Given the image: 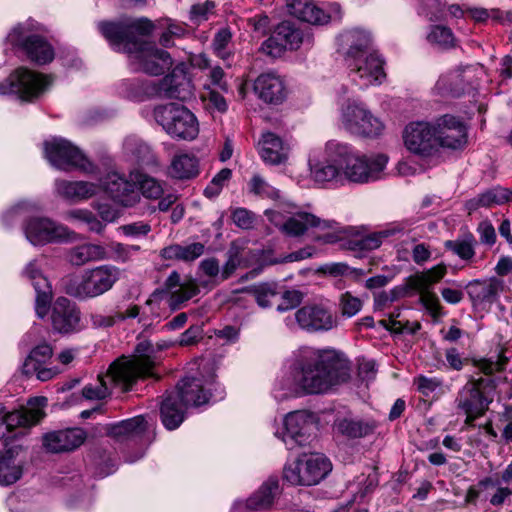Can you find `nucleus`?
I'll return each mask as SVG.
<instances>
[{
	"label": "nucleus",
	"mask_w": 512,
	"mask_h": 512,
	"mask_svg": "<svg viewBox=\"0 0 512 512\" xmlns=\"http://www.w3.org/2000/svg\"><path fill=\"white\" fill-rule=\"evenodd\" d=\"M98 28L115 49L129 55L130 63L136 70L158 76L172 67L173 61L167 51L143 39L154 29L153 22L148 18L100 22Z\"/></svg>",
	"instance_id": "obj_1"
},
{
	"label": "nucleus",
	"mask_w": 512,
	"mask_h": 512,
	"mask_svg": "<svg viewBox=\"0 0 512 512\" xmlns=\"http://www.w3.org/2000/svg\"><path fill=\"white\" fill-rule=\"evenodd\" d=\"M349 378L348 360L332 349L302 347L294 353L289 366L291 388L304 394L326 393Z\"/></svg>",
	"instance_id": "obj_2"
},
{
	"label": "nucleus",
	"mask_w": 512,
	"mask_h": 512,
	"mask_svg": "<svg viewBox=\"0 0 512 512\" xmlns=\"http://www.w3.org/2000/svg\"><path fill=\"white\" fill-rule=\"evenodd\" d=\"M157 349L150 341L139 342L130 358L121 357L115 360L109 367L105 376H99L95 384H88L82 389V395L88 400H103L111 393L108 382L119 387L122 391H128L140 378L153 376V368L156 364Z\"/></svg>",
	"instance_id": "obj_3"
},
{
	"label": "nucleus",
	"mask_w": 512,
	"mask_h": 512,
	"mask_svg": "<svg viewBox=\"0 0 512 512\" xmlns=\"http://www.w3.org/2000/svg\"><path fill=\"white\" fill-rule=\"evenodd\" d=\"M508 357L503 353L489 358L473 359L472 364L486 377L471 379L458 392L455 399L456 408L465 416V423L472 424L483 416L492 402L490 393L496 388L494 373L503 371Z\"/></svg>",
	"instance_id": "obj_4"
},
{
	"label": "nucleus",
	"mask_w": 512,
	"mask_h": 512,
	"mask_svg": "<svg viewBox=\"0 0 512 512\" xmlns=\"http://www.w3.org/2000/svg\"><path fill=\"white\" fill-rule=\"evenodd\" d=\"M326 151L333 160L341 162L342 181L365 184L380 178L388 158L384 154L366 156L355 153L344 143L330 140L326 143Z\"/></svg>",
	"instance_id": "obj_5"
},
{
	"label": "nucleus",
	"mask_w": 512,
	"mask_h": 512,
	"mask_svg": "<svg viewBox=\"0 0 512 512\" xmlns=\"http://www.w3.org/2000/svg\"><path fill=\"white\" fill-rule=\"evenodd\" d=\"M120 269L103 264L82 271L79 276H69L63 280L65 292L79 300L99 297L110 291L120 279Z\"/></svg>",
	"instance_id": "obj_6"
},
{
	"label": "nucleus",
	"mask_w": 512,
	"mask_h": 512,
	"mask_svg": "<svg viewBox=\"0 0 512 512\" xmlns=\"http://www.w3.org/2000/svg\"><path fill=\"white\" fill-rule=\"evenodd\" d=\"M156 122L172 138L194 140L199 134V124L195 115L185 106L168 103L155 107L153 111Z\"/></svg>",
	"instance_id": "obj_7"
},
{
	"label": "nucleus",
	"mask_w": 512,
	"mask_h": 512,
	"mask_svg": "<svg viewBox=\"0 0 512 512\" xmlns=\"http://www.w3.org/2000/svg\"><path fill=\"white\" fill-rule=\"evenodd\" d=\"M447 274V266L439 263L430 269L418 271L405 280V289L419 294V302L437 319L442 316V307L437 295L432 291L435 284L440 282Z\"/></svg>",
	"instance_id": "obj_8"
},
{
	"label": "nucleus",
	"mask_w": 512,
	"mask_h": 512,
	"mask_svg": "<svg viewBox=\"0 0 512 512\" xmlns=\"http://www.w3.org/2000/svg\"><path fill=\"white\" fill-rule=\"evenodd\" d=\"M6 41L21 50L30 61L38 65L50 63L54 59L52 45L45 37L32 33L31 24L24 23L13 27L8 33Z\"/></svg>",
	"instance_id": "obj_9"
},
{
	"label": "nucleus",
	"mask_w": 512,
	"mask_h": 512,
	"mask_svg": "<svg viewBox=\"0 0 512 512\" xmlns=\"http://www.w3.org/2000/svg\"><path fill=\"white\" fill-rule=\"evenodd\" d=\"M330 460L318 453L303 454L284 469V478L292 485H317L331 472Z\"/></svg>",
	"instance_id": "obj_10"
},
{
	"label": "nucleus",
	"mask_w": 512,
	"mask_h": 512,
	"mask_svg": "<svg viewBox=\"0 0 512 512\" xmlns=\"http://www.w3.org/2000/svg\"><path fill=\"white\" fill-rule=\"evenodd\" d=\"M48 76L19 67L0 83V95L14 94L23 101L38 99L50 85Z\"/></svg>",
	"instance_id": "obj_11"
},
{
	"label": "nucleus",
	"mask_w": 512,
	"mask_h": 512,
	"mask_svg": "<svg viewBox=\"0 0 512 512\" xmlns=\"http://www.w3.org/2000/svg\"><path fill=\"white\" fill-rule=\"evenodd\" d=\"M345 60L352 81L361 89L380 85L386 78L385 61L377 52L352 56Z\"/></svg>",
	"instance_id": "obj_12"
},
{
	"label": "nucleus",
	"mask_w": 512,
	"mask_h": 512,
	"mask_svg": "<svg viewBox=\"0 0 512 512\" xmlns=\"http://www.w3.org/2000/svg\"><path fill=\"white\" fill-rule=\"evenodd\" d=\"M44 153L51 165L60 170L81 169L87 171L91 168V163L82 152L71 142L62 138L45 141Z\"/></svg>",
	"instance_id": "obj_13"
},
{
	"label": "nucleus",
	"mask_w": 512,
	"mask_h": 512,
	"mask_svg": "<svg viewBox=\"0 0 512 512\" xmlns=\"http://www.w3.org/2000/svg\"><path fill=\"white\" fill-rule=\"evenodd\" d=\"M342 124L353 134L366 137L378 136L384 125L362 103L348 102L342 109Z\"/></svg>",
	"instance_id": "obj_14"
},
{
	"label": "nucleus",
	"mask_w": 512,
	"mask_h": 512,
	"mask_svg": "<svg viewBox=\"0 0 512 512\" xmlns=\"http://www.w3.org/2000/svg\"><path fill=\"white\" fill-rule=\"evenodd\" d=\"M405 147L413 154L429 157L437 153V139L433 124L425 121L411 122L403 132Z\"/></svg>",
	"instance_id": "obj_15"
},
{
	"label": "nucleus",
	"mask_w": 512,
	"mask_h": 512,
	"mask_svg": "<svg viewBox=\"0 0 512 512\" xmlns=\"http://www.w3.org/2000/svg\"><path fill=\"white\" fill-rule=\"evenodd\" d=\"M49 315L55 333L68 335L78 333L83 329L79 307L66 297H58L52 303Z\"/></svg>",
	"instance_id": "obj_16"
},
{
	"label": "nucleus",
	"mask_w": 512,
	"mask_h": 512,
	"mask_svg": "<svg viewBox=\"0 0 512 512\" xmlns=\"http://www.w3.org/2000/svg\"><path fill=\"white\" fill-rule=\"evenodd\" d=\"M299 327L309 333L326 332L336 326V318L327 303H308L295 312Z\"/></svg>",
	"instance_id": "obj_17"
},
{
	"label": "nucleus",
	"mask_w": 512,
	"mask_h": 512,
	"mask_svg": "<svg viewBox=\"0 0 512 512\" xmlns=\"http://www.w3.org/2000/svg\"><path fill=\"white\" fill-rule=\"evenodd\" d=\"M478 69L474 66L459 67L439 78L435 90L442 96L460 97L477 84Z\"/></svg>",
	"instance_id": "obj_18"
},
{
	"label": "nucleus",
	"mask_w": 512,
	"mask_h": 512,
	"mask_svg": "<svg viewBox=\"0 0 512 512\" xmlns=\"http://www.w3.org/2000/svg\"><path fill=\"white\" fill-rule=\"evenodd\" d=\"M437 151L440 147L447 149H461L467 142V129L465 124L453 115H443L434 125Z\"/></svg>",
	"instance_id": "obj_19"
},
{
	"label": "nucleus",
	"mask_w": 512,
	"mask_h": 512,
	"mask_svg": "<svg viewBox=\"0 0 512 512\" xmlns=\"http://www.w3.org/2000/svg\"><path fill=\"white\" fill-rule=\"evenodd\" d=\"M129 97L142 101L145 98H181L179 83L174 75H166L159 81H137L131 84Z\"/></svg>",
	"instance_id": "obj_20"
},
{
	"label": "nucleus",
	"mask_w": 512,
	"mask_h": 512,
	"mask_svg": "<svg viewBox=\"0 0 512 512\" xmlns=\"http://www.w3.org/2000/svg\"><path fill=\"white\" fill-rule=\"evenodd\" d=\"M24 233L27 240L33 245H44L66 238L69 235V230L49 218L35 217L27 221Z\"/></svg>",
	"instance_id": "obj_21"
},
{
	"label": "nucleus",
	"mask_w": 512,
	"mask_h": 512,
	"mask_svg": "<svg viewBox=\"0 0 512 512\" xmlns=\"http://www.w3.org/2000/svg\"><path fill=\"white\" fill-rule=\"evenodd\" d=\"M46 403L45 397L35 398L28 401L27 408L6 412L3 422L0 423V438L5 436L6 431L16 427H28L38 423L45 415L43 408Z\"/></svg>",
	"instance_id": "obj_22"
},
{
	"label": "nucleus",
	"mask_w": 512,
	"mask_h": 512,
	"mask_svg": "<svg viewBox=\"0 0 512 512\" xmlns=\"http://www.w3.org/2000/svg\"><path fill=\"white\" fill-rule=\"evenodd\" d=\"M313 425L312 416L306 411L289 413L284 419L283 441L288 449L305 445L310 437Z\"/></svg>",
	"instance_id": "obj_23"
},
{
	"label": "nucleus",
	"mask_w": 512,
	"mask_h": 512,
	"mask_svg": "<svg viewBox=\"0 0 512 512\" xmlns=\"http://www.w3.org/2000/svg\"><path fill=\"white\" fill-rule=\"evenodd\" d=\"M503 289V281L496 277L474 280L466 286V291L473 307L482 310L491 307L497 301Z\"/></svg>",
	"instance_id": "obj_24"
},
{
	"label": "nucleus",
	"mask_w": 512,
	"mask_h": 512,
	"mask_svg": "<svg viewBox=\"0 0 512 512\" xmlns=\"http://www.w3.org/2000/svg\"><path fill=\"white\" fill-rule=\"evenodd\" d=\"M332 428L336 437L344 440H356L372 435L377 424L374 420L346 415L337 417Z\"/></svg>",
	"instance_id": "obj_25"
},
{
	"label": "nucleus",
	"mask_w": 512,
	"mask_h": 512,
	"mask_svg": "<svg viewBox=\"0 0 512 512\" xmlns=\"http://www.w3.org/2000/svg\"><path fill=\"white\" fill-rule=\"evenodd\" d=\"M254 92L263 102L272 105L281 104L287 97L284 79L274 72L260 74L254 81Z\"/></svg>",
	"instance_id": "obj_26"
},
{
	"label": "nucleus",
	"mask_w": 512,
	"mask_h": 512,
	"mask_svg": "<svg viewBox=\"0 0 512 512\" xmlns=\"http://www.w3.org/2000/svg\"><path fill=\"white\" fill-rule=\"evenodd\" d=\"M333 220H325L308 212H298L288 217L280 226L279 230L289 237H298L310 229H333Z\"/></svg>",
	"instance_id": "obj_27"
},
{
	"label": "nucleus",
	"mask_w": 512,
	"mask_h": 512,
	"mask_svg": "<svg viewBox=\"0 0 512 512\" xmlns=\"http://www.w3.org/2000/svg\"><path fill=\"white\" fill-rule=\"evenodd\" d=\"M86 438L87 433L81 428L58 430L43 436V446L51 453L70 452L79 448Z\"/></svg>",
	"instance_id": "obj_28"
},
{
	"label": "nucleus",
	"mask_w": 512,
	"mask_h": 512,
	"mask_svg": "<svg viewBox=\"0 0 512 512\" xmlns=\"http://www.w3.org/2000/svg\"><path fill=\"white\" fill-rule=\"evenodd\" d=\"M102 185L109 197L122 206H133L139 199L135 184L116 172L109 173Z\"/></svg>",
	"instance_id": "obj_29"
},
{
	"label": "nucleus",
	"mask_w": 512,
	"mask_h": 512,
	"mask_svg": "<svg viewBox=\"0 0 512 512\" xmlns=\"http://www.w3.org/2000/svg\"><path fill=\"white\" fill-rule=\"evenodd\" d=\"M164 289L169 293V307L172 310L180 309L183 304L188 302L199 293V287L192 278L181 282L180 274L172 271L164 282Z\"/></svg>",
	"instance_id": "obj_30"
},
{
	"label": "nucleus",
	"mask_w": 512,
	"mask_h": 512,
	"mask_svg": "<svg viewBox=\"0 0 512 512\" xmlns=\"http://www.w3.org/2000/svg\"><path fill=\"white\" fill-rule=\"evenodd\" d=\"M24 274L31 280L36 291L35 311L39 318L48 314V307L51 304L52 290L48 280L42 275L37 262L31 261L25 267Z\"/></svg>",
	"instance_id": "obj_31"
},
{
	"label": "nucleus",
	"mask_w": 512,
	"mask_h": 512,
	"mask_svg": "<svg viewBox=\"0 0 512 512\" xmlns=\"http://www.w3.org/2000/svg\"><path fill=\"white\" fill-rule=\"evenodd\" d=\"M172 393L187 407L206 404L210 397L209 390L204 388L202 380L195 377L181 379Z\"/></svg>",
	"instance_id": "obj_32"
},
{
	"label": "nucleus",
	"mask_w": 512,
	"mask_h": 512,
	"mask_svg": "<svg viewBox=\"0 0 512 512\" xmlns=\"http://www.w3.org/2000/svg\"><path fill=\"white\" fill-rule=\"evenodd\" d=\"M187 408L172 391L166 392L160 405V418L164 427L168 430L177 429L185 419Z\"/></svg>",
	"instance_id": "obj_33"
},
{
	"label": "nucleus",
	"mask_w": 512,
	"mask_h": 512,
	"mask_svg": "<svg viewBox=\"0 0 512 512\" xmlns=\"http://www.w3.org/2000/svg\"><path fill=\"white\" fill-rule=\"evenodd\" d=\"M286 5L291 15L301 21L323 25L329 22V15L312 0H287Z\"/></svg>",
	"instance_id": "obj_34"
},
{
	"label": "nucleus",
	"mask_w": 512,
	"mask_h": 512,
	"mask_svg": "<svg viewBox=\"0 0 512 512\" xmlns=\"http://www.w3.org/2000/svg\"><path fill=\"white\" fill-rule=\"evenodd\" d=\"M404 229L405 227L400 223L391 224L380 231L350 240L348 248L352 251L370 252L379 248L385 239L403 232Z\"/></svg>",
	"instance_id": "obj_35"
},
{
	"label": "nucleus",
	"mask_w": 512,
	"mask_h": 512,
	"mask_svg": "<svg viewBox=\"0 0 512 512\" xmlns=\"http://www.w3.org/2000/svg\"><path fill=\"white\" fill-rule=\"evenodd\" d=\"M148 429V422L143 415L125 419L107 426V434L118 440L124 441L137 438Z\"/></svg>",
	"instance_id": "obj_36"
},
{
	"label": "nucleus",
	"mask_w": 512,
	"mask_h": 512,
	"mask_svg": "<svg viewBox=\"0 0 512 512\" xmlns=\"http://www.w3.org/2000/svg\"><path fill=\"white\" fill-rule=\"evenodd\" d=\"M260 145L259 153L265 163L279 165L287 160L289 148L276 134L272 132L264 133Z\"/></svg>",
	"instance_id": "obj_37"
},
{
	"label": "nucleus",
	"mask_w": 512,
	"mask_h": 512,
	"mask_svg": "<svg viewBox=\"0 0 512 512\" xmlns=\"http://www.w3.org/2000/svg\"><path fill=\"white\" fill-rule=\"evenodd\" d=\"M280 493L279 481L270 477L246 501L249 510L260 511L269 508Z\"/></svg>",
	"instance_id": "obj_38"
},
{
	"label": "nucleus",
	"mask_w": 512,
	"mask_h": 512,
	"mask_svg": "<svg viewBox=\"0 0 512 512\" xmlns=\"http://www.w3.org/2000/svg\"><path fill=\"white\" fill-rule=\"evenodd\" d=\"M105 257V248L91 243L72 247L66 255L67 261L74 266H83L91 261L103 260Z\"/></svg>",
	"instance_id": "obj_39"
},
{
	"label": "nucleus",
	"mask_w": 512,
	"mask_h": 512,
	"mask_svg": "<svg viewBox=\"0 0 512 512\" xmlns=\"http://www.w3.org/2000/svg\"><path fill=\"white\" fill-rule=\"evenodd\" d=\"M55 185L57 193L69 200H84L96 193V186L85 181L58 180Z\"/></svg>",
	"instance_id": "obj_40"
},
{
	"label": "nucleus",
	"mask_w": 512,
	"mask_h": 512,
	"mask_svg": "<svg viewBox=\"0 0 512 512\" xmlns=\"http://www.w3.org/2000/svg\"><path fill=\"white\" fill-rule=\"evenodd\" d=\"M204 252V244L195 242L187 246H182L179 244L167 246L161 250L160 255L166 260L192 262L202 256Z\"/></svg>",
	"instance_id": "obj_41"
},
{
	"label": "nucleus",
	"mask_w": 512,
	"mask_h": 512,
	"mask_svg": "<svg viewBox=\"0 0 512 512\" xmlns=\"http://www.w3.org/2000/svg\"><path fill=\"white\" fill-rule=\"evenodd\" d=\"M325 152H327L325 150ZM326 160L311 168V176L317 183L336 182L343 183L341 175V162L333 160V157L326 153Z\"/></svg>",
	"instance_id": "obj_42"
},
{
	"label": "nucleus",
	"mask_w": 512,
	"mask_h": 512,
	"mask_svg": "<svg viewBox=\"0 0 512 512\" xmlns=\"http://www.w3.org/2000/svg\"><path fill=\"white\" fill-rule=\"evenodd\" d=\"M170 173L177 179H191L199 174L198 159L189 153L176 154L170 165Z\"/></svg>",
	"instance_id": "obj_43"
},
{
	"label": "nucleus",
	"mask_w": 512,
	"mask_h": 512,
	"mask_svg": "<svg viewBox=\"0 0 512 512\" xmlns=\"http://www.w3.org/2000/svg\"><path fill=\"white\" fill-rule=\"evenodd\" d=\"M22 466L17 462L13 450L0 452V485L9 486L22 476Z\"/></svg>",
	"instance_id": "obj_44"
},
{
	"label": "nucleus",
	"mask_w": 512,
	"mask_h": 512,
	"mask_svg": "<svg viewBox=\"0 0 512 512\" xmlns=\"http://www.w3.org/2000/svg\"><path fill=\"white\" fill-rule=\"evenodd\" d=\"M124 149L127 154L133 156L140 165H154L156 156L151 147L135 136H129L124 141Z\"/></svg>",
	"instance_id": "obj_45"
},
{
	"label": "nucleus",
	"mask_w": 512,
	"mask_h": 512,
	"mask_svg": "<svg viewBox=\"0 0 512 512\" xmlns=\"http://www.w3.org/2000/svg\"><path fill=\"white\" fill-rule=\"evenodd\" d=\"M52 355L53 349L47 343H43L34 347L22 365V373L27 377L33 376L34 372L37 370V367L44 365L48 360L51 359Z\"/></svg>",
	"instance_id": "obj_46"
},
{
	"label": "nucleus",
	"mask_w": 512,
	"mask_h": 512,
	"mask_svg": "<svg viewBox=\"0 0 512 512\" xmlns=\"http://www.w3.org/2000/svg\"><path fill=\"white\" fill-rule=\"evenodd\" d=\"M345 41L349 44L346 58L366 54L370 49L372 40L370 34L361 29H352L344 34Z\"/></svg>",
	"instance_id": "obj_47"
},
{
	"label": "nucleus",
	"mask_w": 512,
	"mask_h": 512,
	"mask_svg": "<svg viewBox=\"0 0 512 512\" xmlns=\"http://www.w3.org/2000/svg\"><path fill=\"white\" fill-rule=\"evenodd\" d=\"M475 244L474 236L468 233L461 239L445 241L444 247L462 260L469 261L475 256Z\"/></svg>",
	"instance_id": "obj_48"
},
{
	"label": "nucleus",
	"mask_w": 512,
	"mask_h": 512,
	"mask_svg": "<svg viewBox=\"0 0 512 512\" xmlns=\"http://www.w3.org/2000/svg\"><path fill=\"white\" fill-rule=\"evenodd\" d=\"M274 33L287 50H296L302 44L303 37L301 31L289 22L280 23L274 30Z\"/></svg>",
	"instance_id": "obj_49"
},
{
	"label": "nucleus",
	"mask_w": 512,
	"mask_h": 512,
	"mask_svg": "<svg viewBox=\"0 0 512 512\" xmlns=\"http://www.w3.org/2000/svg\"><path fill=\"white\" fill-rule=\"evenodd\" d=\"M64 219L72 222L85 223L91 232L101 233L105 225L87 209H72L64 213Z\"/></svg>",
	"instance_id": "obj_50"
},
{
	"label": "nucleus",
	"mask_w": 512,
	"mask_h": 512,
	"mask_svg": "<svg viewBox=\"0 0 512 512\" xmlns=\"http://www.w3.org/2000/svg\"><path fill=\"white\" fill-rule=\"evenodd\" d=\"M277 288L276 283H260L252 286L249 291L260 307L267 308L272 305V300L278 295Z\"/></svg>",
	"instance_id": "obj_51"
},
{
	"label": "nucleus",
	"mask_w": 512,
	"mask_h": 512,
	"mask_svg": "<svg viewBox=\"0 0 512 512\" xmlns=\"http://www.w3.org/2000/svg\"><path fill=\"white\" fill-rule=\"evenodd\" d=\"M362 305V300L351 292H345L339 297V309L344 317L351 318L355 316L361 310Z\"/></svg>",
	"instance_id": "obj_52"
},
{
	"label": "nucleus",
	"mask_w": 512,
	"mask_h": 512,
	"mask_svg": "<svg viewBox=\"0 0 512 512\" xmlns=\"http://www.w3.org/2000/svg\"><path fill=\"white\" fill-rule=\"evenodd\" d=\"M428 40L443 48L452 47L454 44V35L450 28L446 26H434L428 34Z\"/></svg>",
	"instance_id": "obj_53"
},
{
	"label": "nucleus",
	"mask_w": 512,
	"mask_h": 512,
	"mask_svg": "<svg viewBox=\"0 0 512 512\" xmlns=\"http://www.w3.org/2000/svg\"><path fill=\"white\" fill-rule=\"evenodd\" d=\"M413 385L424 396H430L442 386V381L436 377H426L419 375L414 378Z\"/></svg>",
	"instance_id": "obj_54"
},
{
	"label": "nucleus",
	"mask_w": 512,
	"mask_h": 512,
	"mask_svg": "<svg viewBox=\"0 0 512 512\" xmlns=\"http://www.w3.org/2000/svg\"><path fill=\"white\" fill-rule=\"evenodd\" d=\"M141 193L146 198L157 199L163 194L161 184L154 178L143 176L139 181Z\"/></svg>",
	"instance_id": "obj_55"
},
{
	"label": "nucleus",
	"mask_w": 512,
	"mask_h": 512,
	"mask_svg": "<svg viewBox=\"0 0 512 512\" xmlns=\"http://www.w3.org/2000/svg\"><path fill=\"white\" fill-rule=\"evenodd\" d=\"M199 270L207 277L213 280L214 283L219 284V276H221V268L217 258L209 257L203 259L199 264Z\"/></svg>",
	"instance_id": "obj_56"
},
{
	"label": "nucleus",
	"mask_w": 512,
	"mask_h": 512,
	"mask_svg": "<svg viewBox=\"0 0 512 512\" xmlns=\"http://www.w3.org/2000/svg\"><path fill=\"white\" fill-rule=\"evenodd\" d=\"M260 49L264 54L272 58L281 57L287 50L274 32L262 43Z\"/></svg>",
	"instance_id": "obj_57"
},
{
	"label": "nucleus",
	"mask_w": 512,
	"mask_h": 512,
	"mask_svg": "<svg viewBox=\"0 0 512 512\" xmlns=\"http://www.w3.org/2000/svg\"><path fill=\"white\" fill-rule=\"evenodd\" d=\"M247 24L258 36H265L270 31L271 20L261 13L248 18Z\"/></svg>",
	"instance_id": "obj_58"
},
{
	"label": "nucleus",
	"mask_w": 512,
	"mask_h": 512,
	"mask_svg": "<svg viewBox=\"0 0 512 512\" xmlns=\"http://www.w3.org/2000/svg\"><path fill=\"white\" fill-rule=\"evenodd\" d=\"M250 192L261 197H273L276 192L261 176L254 175L249 183Z\"/></svg>",
	"instance_id": "obj_59"
},
{
	"label": "nucleus",
	"mask_w": 512,
	"mask_h": 512,
	"mask_svg": "<svg viewBox=\"0 0 512 512\" xmlns=\"http://www.w3.org/2000/svg\"><path fill=\"white\" fill-rule=\"evenodd\" d=\"M302 301V294L297 290H288L282 294L281 303L277 305L279 312H284L297 307Z\"/></svg>",
	"instance_id": "obj_60"
},
{
	"label": "nucleus",
	"mask_w": 512,
	"mask_h": 512,
	"mask_svg": "<svg viewBox=\"0 0 512 512\" xmlns=\"http://www.w3.org/2000/svg\"><path fill=\"white\" fill-rule=\"evenodd\" d=\"M91 325L95 329L110 328L117 323L116 314L106 315L99 312H92L89 314Z\"/></svg>",
	"instance_id": "obj_61"
},
{
	"label": "nucleus",
	"mask_w": 512,
	"mask_h": 512,
	"mask_svg": "<svg viewBox=\"0 0 512 512\" xmlns=\"http://www.w3.org/2000/svg\"><path fill=\"white\" fill-rule=\"evenodd\" d=\"M494 204L492 193L490 190H487L484 193L479 194L477 197L468 200L465 207L470 214L480 207H489Z\"/></svg>",
	"instance_id": "obj_62"
},
{
	"label": "nucleus",
	"mask_w": 512,
	"mask_h": 512,
	"mask_svg": "<svg viewBox=\"0 0 512 512\" xmlns=\"http://www.w3.org/2000/svg\"><path fill=\"white\" fill-rule=\"evenodd\" d=\"M203 99L207 101V105L210 108H213L220 113H224L228 108L225 98L217 91L208 90L203 95Z\"/></svg>",
	"instance_id": "obj_63"
},
{
	"label": "nucleus",
	"mask_w": 512,
	"mask_h": 512,
	"mask_svg": "<svg viewBox=\"0 0 512 512\" xmlns=\"http://www.w3.org/2000/svg\"><path fill=\"white\" fill-rule=\"evenodd\" d=\"M233 222L240 228L248 229L253 225V214L244 208H237L232 213Z\"/></svg>",
	"instance_id": "obj_64"
}]
</instances>
